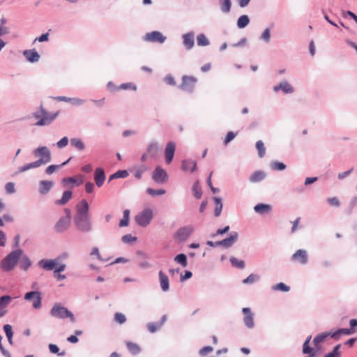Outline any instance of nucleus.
I'll return each mask as SVG.
<instances>
[{"label":"nucleus","instance_id":"7","mask_svg":"<svg viewBox=\"0 0 357 357\" xmlns=\"http://www.w3.org/2000/svg\"><path fill=\"white\" fill-rule=\"evenodd\" d=\"M66 216L61 217L56 222L54 225V230L57 233H62L66 231L70 225V211L69 209L66 208Z\"/></svg>","mask_w":357,"mask_h":357},{"label":"nucleus","instance_id":"38","mask_svg":"<svg viewBox=\"0 0 357 357\" xmlns=\"http://www.w3.org/2000/svg\"><path fill=\"white\" fill-rule=\"evenodd\" d=\"M126 346L128 349L134 355L138 354L141 351L139 346L132 342H128Z\"/></svg>","mask_w":357,"mask_h":357},{"label":"nucleus","instance_id":"5","mask_svg":"<svg viewBox=\"0 0 357 357\" xmlns=\"http://www.w3.org/2000/svg\"><path fill=\"white\" fill-rule=\"evenodd\" d=\"M195 228L192 225H186L179 228L174 234V238L180 242L184 243L194 232Z\"/></svg>","mask_w":357,"mask_h":357},{"label":"nucleus","instance_id":"55","mask_svg":"<svg viewBox=\"0 0 357 357\" xmlns=\"http://www.w3.org/2000/svg\"><path fill=\"white\" fill-rule=\"evenodd\" d=\"M146 169H147V168H146L145 166H144V165H142V166H141L140 167H139V168L136 169L135 170V173H134V176H135V177L136 178H137V179H140V178H142V176L143 173H144V172H146Z\"/></svg>","mask_w":357,"mask_h":357},{"label":"nucleus","instance_id":"29","mask_svg":"<svg viewBox=\"0 0 357 357\" xmlns=\"http://www.w3.org/2000/svg\"><path fill=\"white\" fill-rule=\"evenodd\" d=\"M213 202L215 203V210H214V215L215 217H219L222 213V199L218 197H213Z\"/></svg>","mask_w":357,"mask_h":357},{"label":"nucleus","instance_id":"6","mask_svg":"<svg viewBox=\"0 0 357 357\" xmlns=\"http://www.w3.org/2000/svg\"><path fill=\"white\" fill-rule=\"evenodd\" d=\"M153 218V211L150 208H146L135 216L136 222L141 227H146Z\"/></svg>","mask_w":357,"mask_h":357},{"label":"nucleus","instance_id":"22","mask_svg":"<svg viewBox=\"0 0 357 357\" xmlns=\"http://www.w3.org/2000/svg\"><path fill=\"white\" fill-rule=\"evenodd\" d=\"M54 185V183L51 181H40L38 185V192L40 195H47Z\"/></svg>","mask_w":357,"mask_h":357},{"label":"nucleus","instance_id":"54","mask_svg":"<svg viewBox=\"0 0 357 357\" xmlns=\"http://www.w3.org/2000/svg\"><path fill=\"white\" fill-rule=\"evenodd\" d=\"M160 327L161 324H158V323L150 322L147 324V328L152 333L156 332Z\"/></svg>","mask_w":357,"mask_h":357},{"label":"nucleus","instance_id":"3","mask_svg":"<svg viewBox=\"0 0 357 357\" xmlns=\"http://www.w3.org/2000/svg\"><path fill=\"white\" fill-rule=\"evenodd\" d=\"M74 225L77 231L82 233H90L93 229L91 216L74 218Z\"/></svg>","mask_w":357,"mask_h":357},{"label":"nucleus","instance_id":"32","mask_svg":"<svg viewBox=\"0 0 357 357\" xmlns=\"http://www.w3.org/2000/svg\"><path fill=\"white\" fill-rule=\"evenodd\" d=\"M254 210L257 213H268L271 210V206L266 204H258L254 207Z\"/></svg>","mask_w":357,"mask_h":357},{"label":"nucleus","instance_id":"17","mask_svg":"<svg viewBox=\"0 0 357 357\" xmlns=\"http://www.w3.org/2000/svg\"><path fill=\"white\" fill-rule=\"evenodd\" d=\"M238 234L236 231H232L228 238L219 241L217 244L221 245L225 248H231L238 240Z\"/></svg>","mask_w":357,"mask_h":357},{"label":"nucleus","instance_id":"2","mask_svg":"<svg viewBox=\"0 0 357 357\" xmlns=\"http://www.w3.org/2000/svg\"><path fill=\"white\" fill-rule=\"evenodd\" d=\"M50 314L56 319H64L69 318L71 322L74 323L75 321L74 314L59 303H56L53 305L50 310Z\"/></svg>","mask_w":357,"mask_h":357},{"label":"nucleus","instance_id":"19","mask_svg":"<svg viewBox=\"0 0 357 357\" xmlns=\"http://www.w3.org/2000/svg\"><path fill=\"white\" fill-rule=\"evenodd\" d=\"M175 144L172 142H169L167 144L165 149V160L167 164H169L174 156L175 153Z\"/></svg>","mask_w":357,"mask_h":357},{"label":"nucleus","instance_id":"34","mask_svg":"<svg viewBox=\"0 0 357 357\" xmlns=\"http://www.w3.org/2000/svg\"><path fill=\"white\" fill-rule=\"evenodd\" d=\"M331 334V333L325 332L317 335L313 340V344L318 347L320 343L323 342Z\"/></svg>","mask_w":357,"mask_h":357},{"label":"nucleus","instance_id":"10","mask_svg":"<svg viewBox=\"0 0 357 357\" xmlns=\"http://www.w3.org/2000/svg\"><path fill=\"white\" fill-rule=\"evenodd\" d=\"M153 180L159 184L165 183L168 179V175L166 171L160 166H157L152 172Z\"/></svg>","mask_w":357,"mask_h":357},{"label":"nucleus","instance_id":"25","mask_svg":"<svg viewBox=\"0 0 357 357\" xmlns=\"http://www.w3.org/2000/svg\"><path fill=\"white\" fill-rule=\"evenodd\" d=\"M181 169L183 171L194 172L197 169V163L192 160H183L181 164Z\"/></svg>","mask_w":357,"mask_h":357},{"label":"nucleus","instance_id":"52","mask_svg":"<svg viewBox=\"0 0 357 357\" xmlns=\"http://www.w3.org/2000/svg\"><path fill=\"white\" fill-rule=\"evenodd\" d=\"M48 347H49L50 351L52 354H58V356H63L66 354V352L64 351L59 352V348L56 344H50Z\"/></svg>","mask_w":357,"mask_h":357},{"label":"nucleus","instance_id":"64","mask_svg":"<svg viewBox=\"0 0 357 357\" xmlns=\"http://www.w3.org/2000/svg\"><path fill=\"white\" fill-rule=\"evenodd\" d=\"M13 221V218L12 216L8 214H5L0 218V227L4 225V222H12Z\"/></svg>","mask_w":357,"mask_h":357},{"label":"nucleus","instance_id":"37","mask_svg":"<svg viewBox=\"0 0 357 357\" xmlns=\"http://www.w3.org/2000/svg\"><path fill=\"white\" fill-rule=\"evenodd\" d=\"M129 219H130V211L128 209H126L123 213V218L119 222V227H127L129 225Z\"/></svg>","mask_w":357,"mask_h":357},{"label":"nucleus","instance_id":"39","mask_svg":"<svg viewBox=\"0 0 357 357\" xmlns=\"http://www.w3.org/2000/svg\"><path fill=\"white\" fill-rule=\"evenodd\" d=\"M197 43L198 46H207L209 45V40L204 33H200L197 37Z\"/></svg>","mask_w":357,"mask_h":357},{"label":"nucleus","instance_id":"9","mask_svg":"<svg viewBox=\"0 0 357 357\" xmlns=\"http://www.w3.org/2000/svg\"><path fill=\"white\" fill-rule=\"evenodd\" d=\"M197 79L194 77L184 75L182 77V83L179 86V88L188 93H192L194 90Z\"/></svg>","mask_w":357,"mask_h":357},{"label":"nucleus","instance_id":"21","mask_svg":"<svg viewBox=\"0 0 357 357\" xmlns=\"http://www.w3.org/2000/svg\"><path fill=\"white\" fill-rule=\"evenodd\" d=\"M194 37L195 33L193 31H190L183 35V43L186 50H190L194 47Z\"/></svg>","mask_w":357,"mask_h":357},{"label":"nucleus","instance_id":"13","mask_svg":"<svg viewBox=\"0 0 357 357\" xmlns=\"http://www.w3.org/2000/svg\"><path fill=\"white\" fill-rule=\"evenodd\" d=\"M242 312L244 314L243 323L248 328H253L255 326L254 314L250 307H243Z\"/></svg>","mask_w":357,"mask_h":357},{"label":"nucleus","instance_id":"18","mask_svg":"<svg viewBox=\"0 0 357 357\" xmlns=\"http://www.w3.org/2000/svg\"><path fill=\"white\" fill-rule=\"evenodd\" d=\"M158 279L160 287L163 292H167L169 290V280L168 276L162 271L158 272Z\"/></svg>","mask_w":357,"mask_h":357},{"label":"nucleus","instance_id":"28","mask_svg":"<svg viewBox=\"0 0 357 357\" xmlns=\"http://www.w3.org/2000/svg\"><path fill=\"white\" fill-rule=\"evenodd\" d=\"M220 9L222 13L228 14L231 11V0H218Z\"/></svg>","mask_w":357,"mask_h":357},{"label":"nucleus","instance_id":"14","mask_svg":"<svg viewBox=\"0 0 357 357\" xmlns=\"http://www.w3.org/2000/svg\"><path fill=\"white\" fill-rule=\"evenodd\" d=\"M291 260L305 265L308 262L307 252L305 250L299 249L291 256Z\"/></svg>","mask_w":357,"mask_h":357},{"label":"nucleus","instance_id":"62","mask_svg":"<svg viewBox=\"0 0 357 357\" xmlns=\"http://www.w3.org/2000/svg\"><path fill=\"white\" fill-rule=\"evenodd\" d=\"M326 201L327 203L332 206L339 207L340 206V202L338 198L335 197L328 198Z\"/></svg>","mask_w":357,"mask_h":357},{"label":"nucleus","instance_id":"42","mask_svg":"<svg viewBox=\"0 0 357 357\" xmlns=\"http://www.w3.org/2000/svg\"><path fill=\"white\" fill-rule=\"evenodd\" d=\"M256 149L258 151V155L259 158H263L265 155L266 148L264 144L261 140H259L256 142Z\"/></svg>","mask_w":357,"mask_h":357},{"label":"nucleus","instance_id":"27","mask_svg":"<svg viewBox=\"0 0 357 357\" xmlns=\"http://www.w3.org/2000/svg\"><path fill=\"white\" fill-rule=\"evenodd\" d=\"M266 177V174L263 171H256L252 174L249 178L251 183H257L263 181Z\"/></svg>","mask_w":357,"mask_h":357},{"label":"nucleus","instance_id":"44","mask_svg":"<svg viewBox=\"0 0 357 357\" xmlns=\"http://www.w3.org/2000/svg\"><path fill=\"white\" fill-rule=\"evenodd\" d=\"M230 262L233 266L237 267L240 269H243L245 268L244 261L238 259L234 257H230Z\"/></svg>","mask_w":357,"mask_h":357},{"label":"nucleus","instance_id":"4","mask_svg":"<svg viewBox=\"0 0 357 357\" xmlns=\"http://www.w3.org/2000/svg\"><path fill=\"white\" fill-rule=\"evenodd\" d=\"M33 154L34 157L40 158L36 160L39 167L46 165L52 160L51 151L47 146H38L33 151Z\"/></svg>","mask_w":357,"mask_h":357},{"label":"nucleus","instance_id":"31","mask_svg":"<svg viewBox=\"0 0 357 357\" xmlns=\"http://www.w3.org/2000/svg\"><path fill=\"white\" fill-rule=\"evenodd\" d=\"M70 144L79 151H82L85 149L84 143L80 139L77 137L70 139Z\"/></svg>","mask_w":357,"mask_h":357},{"label":"nucleus","instance_id":"50","mask_svg":"<svg viewBox=\"0 0 357 357\" xmlns=\"http://www.w3.org/2000/svg\"><path fill=\"white\" fill-rule=\"evenodd\" d=\"M341 347V344H337L333 349L332 351L326 354L324 357H340V352L339 351Z\"/></svg>","mask_w":357,"mask_h":357},{"label":"nucleus","instance_id":"41","mask_svg":"<svg viewBox=\"0 0 357 357\" xmlns=\"http://www.w3.org/2000/svg\"><path fill=\"white\" fill-rule=\"evenodd\" d=\"M260 279L259 275L254 273L250 274L246 278L243 280V283L246 284H253Z\"/></svg>","mask_w":357,"mask_h":357},{"label":"nucleus","instance_id":"59","mask_svg":"<svg viewBox=\"0 0 357 357\" xmlns=\"http://www.w3.org/2000/svg\"><path fill=\"white\" fill-rule=\"evenodd\" d=\"M68 138L67 137H63L56 142V145L58 149H63L68 145Z\"/></svg>","mask_w":357,"mask_h":357},{"label":"nucleus","instance_id":"24","mask_svg":"<svg viewBox=\"0 0 357 357\" xmlns=\"http://www.w3.org/2000/svg\"><path fill=\"white\" fill-rule=\"evenodd\" d=\"M159 147L158 143L151 142L149 144L146 148V152L149 155L150 158H155L158 155Z\"/></svg>","mask_w":357,"mask_h":357},{"label":"nucleus","instance_id":"26","mask_svg":"<svg viewBox=\"0 0 357 357\" xmlns=\"http://www.w3.org/2000/svg\"><path fill=\"white\" fill-rule=\"evenodd\" d=\"M72 192L70 190H66L62 195V197L60 199H57L54 202V204L58 206H63L71 199Z\"/></svg>","mask_w":357,"mask_h":357},{"label":"nucleus","instance_id":"45","mask_svg":"<svg viewBox=\"0 0 357 357\" xmlns=\"http://www.w3.org/2000/svg\"><path fill=\"white\" fill-rule=\"evenodd\" d=\"M273 291H281L287 292L290 290V287L283 282H280L271 287Z\"/></svg>","mask_w":357,"mask_h":357},{"label":"nucleus","instance_id":"61","mask_svg":"<svg viewBox=\"0 0 357 357\" xmlns=\"http://www.w3.org/2000/svg\"><path fill=\"white\" fill-rule=\"evenodd\" d=\"M40 292L38 291H29V292H27L24 295V299L26 301H31V300H33L36 296H38V294Z\"/></svg>","mask_w":357,"mask_h":357},{"label":"nucleus","instance_id":"47","mask_svg":"<svg viewBox=\"0 0 357 357\" xmlns=\"http://www.w3.org/2000/svg\"><path fill=\"white\" fill-rule=\"evenodd\" d=\"M259 40L264 41L266 43H268L271 40V29L266 28L264 29L263 33L259 37Z\"/></svg>","mask_w":357,"mask_h":357},{"label":"nucleus","instance_id":"8","mask_svg":"<svg viewBox=\"0 0 357 357\" xmlns=\"http://www.w3.org/2000/svg\"><path fill=\"white\" fill-rule=\"evenodd\" d=\"M89 205L86 199H82L75 206V214L74 218L90 216Z\"/></svg>","mask_w":357,"mask_h":357},{"label":"nucleus","instance_id":"15","mask_svg":"<svg viewBox=\"0 0 357 357\" xmlns=\"http://www.w3.org/2000/svg\"><path fill=\"white\" fill-rule=\"evenodd\" d=\"M273 90L275 93H278L280 91L284 94H291L294 92V89L287 81H282L277 85L273 87Z\"/></svg>","mask_w":357,"mask_h":357},{"label":"nucleus","instance_id":"63","mask_svg":"<svg viewBox=\"0 0 357 357\" xmlns=\"http://www.w3.org/2000/svg\"><path fill=\"white\" fill-rule=\"evenodd\" d=\"M5 190L8 194H13L15 192V184L12 182L7 183L5 185Z\"/></svg>","mask_w":357,"mask_h":357},{"label":"nucleus","instance_id":"11","mask_svg":"<svg viewBox=\"0 0 357 357\" xmlns=\"http://www.w3.org/2000/svg\"><path fill=\"white\" fill-rule=\"evenodd\" d=\"M59 112L55 113H51L47 112L45 109L44 110L43 118L38 121L35 126H45L51 124L58 116Z\"/></svg>","mask_w":357,"mask_h":357},{"label":"nucleus","instance_id":"49","mask_svg":"<svg viewBox=\"0 0 357 357\" xmlns=\"http://www.w3.org/2000/svg\"><path fill=\"white\" fill-rule=\"evenodd\" d=\"M146 192L151 196L155 197L165 194L166 191L163 189L155 190L153 188H147Z\"/></svg>","mask_w":357,"mask_h":357},{"label":"nucleus","instance_id":"57","mask_svg":"<svg viewBox=\"0 0 357 357\" xmlns=\"http://www.w3.org/2000/svg\"><path fill=\"white\" fill-rule=\"evenodd\" d=\"M114 320L120 324H123L126 321V316L120 312H116L114 314Z\"/></svg>","mask_w":357,"mask_h":357},{"label":"nucleus","instance_id":"46","mask_svg":"<svg viewBox=\"0 0 357 357\" xmlns=\"http://www.w3.org/2000/svg\"><path fill=\"white\" fill-rule=\"evenodd\" d=\"M271 167L273 170L283 171L286 169V165L279 161H273L271 163Z\"/></svg>","mask_w":357,"mask_h":357},{"label":"nucleus","instance_id":"33","mask_svg":"<svg viewBox=\"0 0 357 357\" xmlns=\"http://www.w3.org/2000/svg\"><path fill=\"white\" fill-rule=\"evenodd\" d=\"M355 332L354 329L350 328H340L336 331L335 332L333 333L331 335V337L332 338L336 339L338 337V335L341 334L344 335H351L353 334Z\"/></svg>","mask_w":357,"mask_h":357},{"label":"nucleus","instance_id":"12","mask_svg":"<svg viewBox=\"0 0 357 357\" xmlns=\"http://www.w3.org/2000/svg\"><path fill=\"white\" fill-rule=\"evenodd\" d=\"M144 39L146 41L163 43L166 40V37L164 36L160 31H153L152 32L146 33Z\"/></svg>","mask_w":357,"mask_h":357},{"label":"nucleus","instance_id":"51","mask_svg":"<svg viewBox=\"0 0 357 357\" xmlns=\"http://www.w3.org/2000/svg\"><path fill=\"white\" fill-rule=\"evenodd\" d=\"M303 353L305 354H309V357H314L315 354L313 351V349L309 346L307 342H304L303 345Z\"/></svg>","mask_w":357,"mask_h":357},{"label":"nucleus","instance_id":"1","mask_svg":"<svg viewBox=\"0 0 357 357\" xmlns=\"http://www.w3.org/2000/svg\"><path fill=\"white\" fill-rule=\"evenodd\" d=\"M23 253L22 249L15 250L10 252L0 264V266L3 271H10L15 267Z\"/></svg>","mask_w":357,"mask_h":357},{"label":"nucleus","instance_id":"35","mask_svg":"<svg viewBox=\"0 0 357 357\" xmlns=\"http://www.w3.org/2000/svg\"><path fill=\"white\" fill-rule=\"evenodd\" d=\"M19 261L20 268L24 271H27L28 268L31 266V261L26 255L22 256L21 259L20 258Z\"/></svg>","mask_w":357,"mask_h":357},{"label":"nucleus","instance_id":"20","mask_svg":"<svg viewBox=\"0 0 357 357\" xmlns=\"http://www.w3.org/2000/svg\"><path fill=\"white\" fill-rule=\"evenodd\" d=\"M105 178L104 169L101 167L96 168L94 172V181L98 188L102 186L105 181Z\"/></svg>","mask_w":357,"mask_h":357},{"label":"nucleus","instance_id":"40","mask_svg":"<svg viewBox=\"0 0 357 357\" xmlns=\"http://www.w3.org/2000/svg\"><path fill=\"white\" fill-rule=\"evenodd\" d=\"M174 261L181 264L183 267H186L188 265L187 257L185 254H178L174 257Z\"/></svg>","mask_w":357,"mask_h":357},{"label":"nucleus","instance_id":"60","mask_svg":"<svg viewBox=\"0 0 357 357\" xmlns=\"http://www.w3.org/2000/svg\"><path fill=\"white\" fill-rule=\"evenodd\" d=\"M213 351V348L211 346L204 347L199 351V354L201 356H205L208 354L212 352Z\"/></svg>","mask_w":357,"mask_h":357},{"label":"nucleus","instance_id":"53","mask_svg":"<svg viewBox=\"0 0 357 357\" xmlns=\"http://www.w3.org/2000/svg\"><path fill=\"white\" fill-rule=\"evenodd\" d=\"M192 192H193V195L195 198H197V199L201 198V197L202 195V192L199 188L198 181H197L195 183H194V185L192 186Z\"/></svg>","mask_w":357,"mask_h":357},{"label":"nucleus","instance_id":"43","mask_svg":"<svg viewBox=\"0 0 357 357\" xmlns=\"http://www.w3.org/2000/svg\"><path fill=\"white\" fill-rule=\"evenodd\" d=\"M62 182L64 184L75 183L77 185H79L82 183L83 180L82 178L80 179H77L75 177H66L62 179Z\"/></svg>","mask_w":357,"mask_h":357},{"label":"nucleus","instance_id":"58","mask_svg":"<svg viewBox=\"0 0 357 357\" xmlns=\"http://www.w3.org/2000/svg\"><path fill=\"white\" fill-rule=\"evenodd\" d=\"M75 335H70V337H68L67 338V340L70 342V343H77L79 340L78 338L77 337V335H81L82 334V331H79V330H76L75 331Z\"/></svg>","mask_w":357,"mask_h":357},{"label":"nucleus","instance_id":"23","mask_svg":"<svg viewBox=\"0 0 357 357\" xmlns=\"http://www.w3.org/2000/svg\"><path fill=\"white\" fill-rule=\"evenodd\" d=\"M23 55L26 59L30 63H36L40 59V54L34 49L27 50L23 52Z\"/></svg>","mask_w":357,"mask_h":357},{"label":"nucleus","instance_id":"36","mask_svg":"<svg viewBox=\"0 0 357 357\" xmlns=\"http://www.w3.org/2000/svg\"><path fill=\"white\" fill-rule=\"evenodd\" d=\"M249 22V17L246 15H243L240 16L237 20V26L239 29H243L248 25Z\"/></svg>","mask_w":357,"mask_h":357},{"label":"nucleus","instance_id":"56","mask_svg":"<svg viewBox=\"0 0 357 357\" xmlns=\"http://www.w3.org/2000/svg\"><path fill=\"white\" fill-rule=\"evenodd\" d=\"M121 240L125 243H132L137 241V238L131 234H126L122 237Z\"/></svg>","mask_w":357,"mask_h":357},{"label":"nucleus","instance_id":"48","mask_svg":"<svg viewBox=\"0 0 357 357\" xmlns=\"http://www.w3.org/2000/svg\"><path fill=\"white\" fill-rule=\"evenodd\" d=\"M39 167L38 165L36 162V161L26 164L22 167H20L18 169V172H24L29 170L30 169Z\"/></svg>","mask_w":357,"mask_h":357},{"label":"nucleus","instance_id":"30","mask_svg":"<svg viewBox=\"0 0 357 357\" xmlns=\"http://www.w3.org/2000/svg\"><path fill=\"white\" fill-rule=\"evenodd\" d=\"M12 297L9 295H3L0 297V311H7L6 307L12 301Z\"/></svg>","mask_w":357,"mask_h":357},{"label":"nucleus","instance_id":"16","mask_svg":"<svg viewBox=\"0 0 357 357\" xmlns=\"http://www.w3.org/2000/svg\"><path fill=\"white\" fill-rule=\"evenodd\" d=\"M59 257L54 259H41L38 261V266L45 271H52L59 264Z\"/></svg>","mask_w":357,"mask_h":357}]
</instances>
